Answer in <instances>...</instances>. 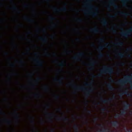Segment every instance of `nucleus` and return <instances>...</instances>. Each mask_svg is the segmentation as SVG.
I'll use <instances>...</instances> for the list:
<instances>
[{
    "mask_svg": "<svg viewBox=\"0 0 132 132\" xmlns=\"http://www.w3.org/2000/svg\"><path fill=\"white\" fill-rule=\"evenodd\" d=\"M94 0H86L87 3L85 5V6L89 9H91L94 7L95 12H91L88 10H85L84 13L85 14H89L91 15L93 17L97 16L98 13L99 9L98 7H95L90 3Z\"/></svg>",
    "mask_w": 132,
    "mask_h": 132,
    "instance_id": "1",
    "label": "nucleus"
},
{
    "mask_svg": "<svg viewBox=\"0 0 132 132\" xmlns=\"http://www.w3.org/2000/svg\"><path fill=\"white\" fill-rule=\"evenodd\" d=\"M68 86H70L73 87L74 89L76 91L82 90L86 91V93L85 96L87 98L90 95V93L93 91V89L92 88H90L89 89L82 86L79 87L74 85V84L70 83L67 85Z\"/></svg>",
    "mask_w": 132,
    "mask_h": 132,
    "instance_id": "2",
    "label": "nucleus"
},
{
    "mask_svg": "<svg viewBox=\"0 0 132 132\" xmlns=\"http://www.w3.org/2000/svg\"><path fill=\"white\" fill-rule=\"evenodd\" d=\"M132 80V74L130 76H127L125 77L123 80H119L118 82V83L123 85L127 82L131 83V80ZM131 88L132 89V84L131 86Z\"/></svg>",
    "mask_w": 132,
    "mask_h": 132,
    "instance_id": "3",
    "label": "nucleus"
},
{
    "mask_svg": "<svg viewBox=\"0 0 132 132\" xmlns=\"http://www.w3.org/2000/svg\"><path fill=\"white\" fill-rule=\"evenodd\" d=\"M100 72L102 74L111 75L113 73L114 71L112 67L104 65L103 68L100 70Z\"/></svg>",
    "mask_w": 132,
    "mask_h": 132,
    "instance_id": "4",
    "label": "nucleus"
},
{
    "mask_svg": "<svg viewBox=\"0 0 132 132\" xmlns=\"http://www.w3.org/2000/svg\"><path fill=\"white\" fill-rule=\"evenodd\" d=\"M109 43H106L104 45L100 46L98 49V51L99 54L98 55L97 57L99 58H101L103 57L104 56L103 54L101 52V51L104 48L107 47L108 48H110L111 46L109 45Z\"/></svg>",
    "mask_w": 132,
    "mask_h": 132,
    "instance_id": "5",
    "label": "nucleus"
},
{
    "mask_svg": "<svg viewBox=\"0 0 132 132\" xmlns=\"http://www.w3.org/2000/svg\"><path fill=\"white\" fill-rule=\"evenodd\" d=\"M67 5L66 3L64 4L65 6L63 7L62 8L59 9H57L55 7H52L53 10L55 12H66L67 11V9L66 7V6Z\"/></svg>",
    "mask_w": 132,
    "mask_h": 132,
    "instance_id": "6",
    "label": "nucleus"
},
{
    "mask_svg": "<svg viewBox=\"0 0 132 132\" xmlns=\"http://www.w3.org/2000/svg\"><path fill=\"white\" fill-rule=\"evenodd\" d=\"M84 53L83 52H79L77 54L76 56L73 57L72 59L77 61L81 60L80 57H82L84 56Z\"/></svg>",
    "mask_w": 132,
    "mask_h": 132,
    "instance_id": "7",
    "label": "nucleus"
},
{
    "mask_svg": "<svg viewBox=\"0 0 132 132\" xmlns=\"http://www.w3.org/2000/svg\"><path fill=\"white\" fill-rule=\"evenodd\" d=\"M116 98V97L115 95L114 94L113 95L112 98H109L108 100L103 99L102 97H100V100L103 103H106L111 102L114 100Z\"/></svg>",
    "mask_w": 132,
    "mask_h": 132,
    "instance_id": "8",
    "label": "nucleus"
},
{
    "mask_svg": "<svg viewBox=\"0 0 132 132\" xmlns=\"http://www.w3.org/2000/svg\"><path fill=\"white\" fill-rule=\"evenodd\" d=\"M34 60L38 66L41 67H43V61L39 60L38 58L34 59Z\"/></svg>",
    "mask_w": 132,
    "mask_h": 132,
    "instance_id": "9",
    "label": "nucleus"
},
{
    "mask_svg": "<svg viewBox=\"0 0 132 132\" xmlns=\"http://www.w3.org/2000/svg\"><path fill=\"white\" fill-rule=\"evenodd\" d=\"M14 113L15 114V118L16 120V123L18 124L19 123L20 119V116L19 114L16 111H15L14 112Z\"/></svg>",
    "mask_w": 132,
    "mask_h": 132,
    "instance_id": "10",
    "label": "nucleus"
},
{
    "mask_svg": "<svg viewBox=\"0 0 132 132\" xmlns=\"http://www.w3.org/2000/svg\"><path fill=\"white\" fill-rule=\"evenodd\" d=\"M23 19L25 20L29 23L35 24L36 23V22L34 20L30 19L27 16H24Z\"/></svg>",
    "mask_w": 132,
    "mask_h": 132,
    "instance_id": "11",
    "label": "nucleus"
},
{
    "mask_svg": "<svg viewBox=\"0 0 132 132\" xmlns=\"http://www.w3.org/2000/svg\"><path fill=\"white\" fill-rule=\"evenodd\" d=\"M64 78L63 77H61L60 79H57V78H56L54 79V81L58 82L59 85H62L63 84L62 80Z\"/></svg>",
    "mask_w": 132,
    "mask_h": 132,
    "instance_id": "12",
    "label": "nucleus"
},
{
    "mask_svg": "<svg viewBox=\"0 0 132 132\" xmlns=\"http://www.w3.org/2000/svg\"><path fill=\"white\" fill-rule=\"evenodd\" d=\"M59 22L58 21V23H55L52 22L51 24L48 27L50 29H53L56 28L58 26V23Z\"/></svg>",
    "mask_w": 132,
    "mask_h": 132,
    "instance_id": "13",
    "label": "nucleus"
},
{
    "mask_svg": "<svg viewBox=\"0 0 132 132\" xmlns=\"http://www.w3.org/2000/svg\"><path fill=\"white\" fill-rule=\"evenodd\" d=\"M115 0H110L109 2V3L110 5L113 6L115 9H117L118 8L119 6L116 4L115 3Z\"/></svg>",
    "mask_w": 132,
    "mask_h": 132,
    "instance_id": "14",
    "label": "nucleus"
},
{
    "mask_svg": "<svg viewBox=\"0 0 132 132\" xmlns=\"http://www.w3.org/2000/svg\"><path fill=\"white\" fill-rule=\"evenodd\" d=\"M101 23L104 27L107 26L108 25V22L107 20L104 18H103L102 20L101 21Z\"/></svg>",
    "mask_w": 132,
    "mask_h": 132,
    "instance_id": "15",
    "label": "nucleus"
},
{
    "mask_svg": "<svg viewBox=\"0 0 132 132\" xmlns=\"http://www.w3.org/2000/svg\"><path fill=\"white\" fill-rule=\"evenodd\" d=\"M57 120L59 121L63 120L65 121H69V119L65 116L62 117L57 116Z\"/></svg>",
    "mask_w": 132,
    "mask_h": 132,
    "instance_id": "16",
    "label": "nucleus"
},
{
    "mask_svg": "<svg viewBox=\"0 0 132 132\" xmlns=\"http://www.w3.org/2000/svg\"><path fill=\"white\" fill-rule=\"evenodd\" d=\"M96 63V62L94 60H92L91 61V63L88 64V65L89 66H91V67H90L89 69V70H91L93 69V67L95 65V64Z\"/></svg>",
    "mask_w": 132,
    "mask_h": 132,
    "instance_id": "17",
    "label": "nucleus"
},
{
    "mask_svg": "<svg viewBox=\"0 0 132 132\" xmlns=\"http://www.w3.org/2000/svg\"><path fill=\"white\" fill-rule=\"evenodd\" d=\"M46 115L50 116V117L48 119L49 121L51 123L53 122V121L52 119L53 118V116L54 115V114L51 113H48L47 112H46Z\"/></svg>",
    "mask_w": 132,
    "mask_h": 132,
    "instance_id": "18",
    "label": "nucleus"
},
{
    "mask_svg": "<svg viewBox=\"0 0 132 132\" xmlns=\"http://www.w3.org/2000/svg\"><path fill=\"white\" fill-rule=\"evenodd\" d=\"M98 125L99 127L103 128V129L100 130L98 131V132H107V131H109L110 130L109 129H108L104 128L102 124H98Z\"/></svg>",
    "mask_w": 132,
    "mask_h": 132,
    "instance_id": "19",
    "label": "nucleus"
},
{
    "mask_svg": "<svg viewBox=\"0 0 132 132\" xmlns=\"http://www.w3.org/2000/svg\"><path fill=\"white\" fill-rule=\"evenodd\" d=\"M39 40L44 43H46L47 42L48 40V38L46 37H39Z\"/></svg>",
    "mask_w": 132,
    "mask_h": 132,
    "instance_id": "20",
    "label": "nucleus"
},
{
    "mask_svg": "<svg viewBox=\"0 0 132 132\" xmlns=\"http://www.w3.org/2000/svg\"><path fill=\"white\" fill-rule=\"evenodd\" d=\"M124 105V108L123 109L127 110L130 106L129 103H128L126 102H124L123 103Z\"/></svg>",
    "mask_w": 132,
    "mask_h": 132,
    "instance_id": "21",
    "label": "nucleus"
},
{
    "mask_svg": "<svg viewBox=\"0 0 132 132\" xmlns=\"http://www.w3.org/2000/svg\"><path fill=\"white\" fill-rule=\"evenodd\" d=\"M124 94H126L127 95L129 96H131V95L129 93H128V90L127 89L122 93L120 94H119V96H120L121 97H122Z\"/></svg>",
    "mask_w": 132,
    "mask_h": 132,
    "instance_id": "22",
    "label": "nucleus"
},
{
    "mask_svg": "<svg viewBox=\"0 0 132 132\" xmlns=\"http://www.w3.org/2000/svg\"><path fill=\"white\" fill-rule=\"evenodd\" d=\"M11 9L12 10L16 11L18 13L20 14L21 13V11L19 10L18 8L14 5L13 6Z\"/></svg>",
    "mask_w": 132,
    "mask_h": 132,
    "instance_id": "23",
    "label": "nucleus"
},
{
    "mask_svg": "<svg viewBox=\"0 0 132 132\" xmlns=\"http://www.w3.org/2000/svg\"><path fill=\"white\" fill-rule=\"evenodd\" d=\"M118 13L119 14L126 17L129 15L130 14L129 13L125 12L122 11H119Z\"/></svg>",
    "mask_w": 132,
    "mask_h": 132,
    "instance_id": "24",
    "label": "nucleus"
},
{
    "mask_svg": "<svg viewBox=\"0 0 132 132\" xmlns=\"http://www.w3.org/2000/svg\"><path fill=\"white\" fill-rule=\"evenodd\" d=\"M111 123L113 126L117 127L119 124V122L118 121H116L112 122Z\"/></svg>",
    "mask_w": 132,
    "mask_h": 132,
    "instance_id": "25",
    "label": "nucleus"
},
{
    "mask_svg": "<svg viewBox=\"0 0 132 132\" xmlns=\"http://www.w3.org/2000/svg\"><path fill=\"white\" fill-rule=\"evenodd\" d=\"M34 27L37 30H39L41 29L44 30H45L46 29L45 27H41L40 26H39L38 25H36V26H35Z\"/></svg>",
    "mask_w": 132,
    "mask_h": 132,
    "instance_id": "26",
    "label": "nucleus"
},
{
    "mask_svg": "<svg viewBox=\"0 0 132 132\" xmlns=\"http://www.w3.org/2000/svg\"><path fill=\"white\" fill-rule=\"evenodd\" d=\"M107 86L108 89L110 90H113L114 89V87L110 83L107 84Z\"/></svg>",
    "mask_w": 132,
    "mask_h": 132,
    "instance_id": "27",
    "label": "nucleus"
},
{
    "mask_svg": "<svg viewBox=\"0 0 132 132\" xmlns=\"http://www.w3.org/2000/svg\"><path fill=\"white\" fill-rule=\"evenodd\" d=\"M30 117L32 119V120L30 121V122L32 124L33 127L35 129L34 118V117L31 116H30Z\"/></svg>",
    "mask_w": 132,
    "mask_h": 132,
    "instance_id": "28",
    "label": "nucleus"
},
{
    "mask_svg": "<svg viewBox=\"0 0 132 132\" xmlns=\"http://www.w3.org/2000/svg\"><path fill=\"white\" fill-rule=\"evenodd\" d=\"M73 128L75 131L76 132H79V128L77 125H75L73 126Z\"/></svg>",
    "mask_w": 132,
    "mask_h": 132,
    "instance_id": "29",
    "label": "nucleus"
},
{
    "mask_svg": "<svg viewBox=\"0 0 132 132\" xmlns=\"http://www.w3.org/2000/svg\"><path fill=\"white\" fill-rule=\"evenodd\" d=\"M118 56L120 58H122L125 57L124 54L123 53L120 52L117 54Z\"/></svg>",
    "mask_w": 132,
    "mask_h": 132,
    "instance_id": "30",
    "label": "nucleus"
},
{
    "mask_svg": "<svg viewBox=\"0 0 132 132\" xmlns=\"http://www.w3.org/2000/svg\"><path fill=\"white\" fill-rule=\"evenodd\" d=\"M24 26V24L18 22L17 25L16 26V27L18 28V27L22 28Z\"/></svg>",
    "mask_w": 132,
    "mask_h": 132,
    "instance_id": "31",
    "label": "nucleus"
},
{
    "mask_svg": "<svg viewBox=\"0 0 132 132\" xmlns=\"http://www.w3.org/2000/svg\"><path fill=\"white\" fill-rule=\"evenodd\" d=\"M44 90L46 91H48L50 90V88L49 87L47 86H45L43 87Z\"/></svg>",
    "mask_w": 132,
    "mask_h": 132,
    "instance_id": "32",
    "label": "nucleus"
},
{
    "mask_svg": "<svg viewBox=\"0 0 132 132\" xmlns=\"http://www.w3.org/2000/svg\"><path fill=\"white\" fill-rule=\"evenodd\" d=\"M4 120L6 123L8 125H10L11 124V121L9 119H5Z\"/></svg>",
    "mask_w": 132,
    "mask_h": 132,
    "instance_id": "33",
    "label": "nucleus"
},
{
    "mask_svg": "<svg viewBox=\"0 0 132 132\" xmlns=\"http://www.w3.org/2000/svg\"><path fill=\"white\" fill-rule=\"evenodd\" d=\"M115 45L119 46H121L123 45V42H120L115 43Z\"/></svg>",
    "mask_w": 132,
    "mask_h": 132,
    "instance_id": "34",
    "label": "nucleus"
},
{
    "mask_svg": "<svg viewBox=\"0 0 132 132\" xmlns=\"http://www.w3.org/2000/svg\"><path fill=\"white\" fill-rule=\"evenodd\" d=\"M34 96L35 97L40 98L42 97V96L39 93H36L34 94Z\"/></svg>",
    "mask_w": 132,
    "mask_h": 132,
    "instance_id": "35",
    "label": "nucleus"
},
{
    "mask_svg": "<svg viewBox=\"0 0 132 132\" xmlns=\"http://www.w3.org/2000/svg\"><path fill=\"white\" fill-rule=\"evenodd\" d=\"M126 113V111L123 109L122 111L120 113V115H125Z\"/></svg>",
    "mask_w": 132,
    "mask_h": 132,
    "instance_id": "36",
    "label": "nucleus"
},
{
    "mask_svg": "<svg viewBox=\"0 0 132 132\" xmlns=\"http://www.w3.org/2000/svg\"><path fill=\"white\" fill-rule=\"evenodd\" d=\"M126 33H132V27L127 30V31H126Z\"/></svg>",
    "mask_w": 132,
    "mask_h": 132,
    "instance_id": "37",
    "label": "nucleus"
},
{
    "mask_svg": "<svg viewBox=\"0 0 132 132\" xmlns=\"http://www.w3.org/2000/svg\"><path fill=\"white\" fill-rule=\"evenodd\" d=\"M65 65L64 63L62 61L60 63H59L58 64V65L62 67H63Z\"/></svg>",
    "mask_w": 132,
    "mask_h": 132,
    "instance_id": "38",
    "label": "nucleus"
},
{
    "mask_svg": "<svg viewBox=\"0 0 132 132\" xmlns=\"http://www.w3.org/2000/svg\"><path fill=\"white\" fill-rule=\"evenodd\" d=\"M44 55L47 57H50L51 56V54L48 52H46L44 53Z\"/></svg>",
    "mask_w": 132,
    "mask_h": 132,
    "instance_id": "39",
    "label": "nucleus"
},
{
    "mask_svg": "<svg viewBox=\"0 0 132 132\" xmlns=\"http://www.w3.org/2000/svg\"><path fill=\"white\" fill-rule=\"evenodd\" d=\"M41 78L40 77H38L36 80H35V82L37 84H38L39 82L41 80Z\"/></svg>",
    "mask_w": 132,
    "mask_h": 132,
    "instance_id": "40",
    "label": "nucleus"
},
{
    "mask_svg": "<svg viewBox=\"0 0 132 132\" xmlns=\"http://www.w3.org/2000/svg\"><path fill=\"white\" fill-rule=\"evenodd\" d=\"M99 42L100 43H104L105 42V39L104 38H101L99 40Z\"/></svg>",
    "mask_w": 132,
    "mask_h": 132,
    "instance_id": "41",
    "label": "nucleus"
},
{
    "mask_svg": "<svg viewBox=\"0 0 132 132\" xmlns=\"http://www.w3.org/2000/svg\"><path fill=\"white\" fill-rule=\"evenodd\" d=\"M76 21L77 22L80 23L82 22H83L82 20L81 19L79 18L77 19Z\"/></svg>",
    "mask_w": 132,
    "mask_h": 132,
    "instance_id": "42",
    "label": "nucleus"
},
{
    "mask_svg": "<svg viewBox=\"0 0 132 132\" xmlns=\"http://www.w3.org/2000/svg\"><path fill=\"white\" fill-rule=\"evenodd\" d=\"M49 18L50 20V21H53V20H55L56 19L54 17H53L52 16H49Z\"/></svg>",
    "mask_w": 132,
    "mask_h": 132,
    "instance_id": "43",
    "label": "nucleus"
},
{
    "mask_svg": "<svg viewBox=\"0 0 132 132\" xmlns=\"http://www.w3.org/2000/svg\"><path fill=\"white\" fill-rule=\"evenodd\" d=\"M117 15V14L116 13L114 15H109V17L110 18H114Z\"/></svg>",
    "mask_w": 132,
    "mask_h": 132,
    "instance_id": "44",
    "label": "nucleus"
},
{
    "mask_svg": "<svg viewBox=\"0 0 132 132\" xmlns=\"http://www.w3.org/2000/svg\"><path fill=\"white\" fill-rule=\"evenodd\" d=\"M64 52L65 54H71L72 52V51L69 50L65 51Z\"/></svg>",
    "mask_w": 132,
    "mask_h": 132,
    "instance_id": "45",
    "label": "nucleus"
},
{
    "mask_svg": "<svg viewBox=\"0 0 132 132\" xmlns=\"http://www.w3.org/2000/svg\"><path fill=\"white\" fill-rule=\"evenodd\" d=\"M57 112H61L62 114H63V113L62 112V109L61 108H60L57 109Z\"/></svg>",
    "mask_w": 132,
    "mask_h": 132,
    "instance_id": "46",
    "label": "nucleus"
},
{
    "mask_svg": "<svg viewBox=\"0 0 132 132\" xmlns=\"http://www.w3.org/2000/svg\"><path fill=\"white\" fill-rule=\"evenodd\" d=\"M0 114L3 115H6V113L4 112L2 110H0Z\"/></svg>",
    "mask_w": 132,
    "mask_h": 132,
    "instance_id": "47",
    "label": "nucleus"
},
{
    "mask_svg": "<svg viewBox=\"0 0 132 132\" xmlns=\"http://www.w3.org/2000/svg\"><path fill=\"white\" fill-rule=\"evenodd\" d=\"M85 110H86L87 111V113L88 114H90L91 113V111L90 110H88L87 109V108H85Z\"/></svg>",
    "mask_w": 132,
    "mask_h": 132,
    "instance_id": "48",
    "label": "nucleus"
},
{
    "mask_svg": "<svg viewBox=\"0 0 132 132\" xmlns=\"http://www.w3.org/2000/svg\"><path fill=\"white\" fill-rule=\"evenodd\" d=\"M92 83V82H91L89 84L87 83H85V85L86 86H90L91 85Z\"/></svg>",
    "mask_w": 132,
    "mask_h": 132,
    "instance_id": "49",
    "label": "nucleus"
},
{
    "mask_svg": "<svg viewBox=\"0 0 132 132\" xmlns=\"http://www.w3.org/2000/svg\"><path fill=\"white\" fill-rule=\"evenodd\" d=\"M19 63L23 65L24 63V62L22 60H21L19 61Z\"/></svg>",
    "mask_w": 132,
    "mask_h": 132,
    "instance_id": "50",
    "label": "nucleus"
},
{
    "mask_svg": "<svg viewBox=\"0 0 132 132\" xmlns=\"http://www.w3.org/2000/svg\"><path fill=\"white\" fill-rule=\"evenodd\" d=\"M30 50V48H28L27 49V50L26 51V54H29V52Z\"/></svg>",
    "mask_w": 132,
    "mask_h": 132,
    "instance_id": "51",
    "label": "nucleus"
},
{
    "mask_svg": "<svg viewBox=\"0 0 132 132\" xmlns=\"http://www.w3.org/2000/svg\"><path fill=\"white\" fill-rule=\"evenodd\" d=\"M126 51H132V48L130 47L126 49Z\"/></svg>",
    "mask_w": 132,
    "mask_h": 132,
    "instance_id": "52",
    "label": "nucleus"
},
{
    "mask_svg": "<svg viewBox=\"0 0 132 132\" xmlns=\"http://www.w3.org/2000/svg\"><path fill=\"white\" fill-rule=\"evenodd\" d=\"M55 98L56 99H59L60 98V96L58 95H56L54 96Z\"/></svg>",
    "mask_w": 132,
    "mask_h": 132,
    "instance_id": "53",
    "label": "nucleus"
},
{
    "mask_svg": "<svg viewBox=\"0 0 132 132\" xmlns=\"http://www.w3.org/2000/svg\"><path fill=\"white\" fill-rule=\"evenodd\" d=\"M98 120V118L97 117L95 118L94 119L93 121L94 122H96Z\"/></svg>",
    "mask_w": 132,
    "mask_h": 132,
    "instance_id": "54",
    "label": "nucleus"
},
{
    "mask_svg": "<svg viewBox=\"0 0 132 132\" xmlns=\"http://www.w3.org/2000/svg\"><path fill=\"white\" fill-rule=\"evenodd\" d=\"M91 76L93 78H94L97 77L96 76L94 75L93 74H91Z\"/></svg>",
    "mask_w": 132,
    "mask_h": 132,
    "instance_id": "55",
    "label": "nucleus"
},
{
    "mask_svg": "<svg viewBox=\"0 0 132 132\" xmlns=\"http://www.w3.org/2000/svg\"><path fill=\"white\" fill-rule=\"evenodd\" d=\"M119 65H120L123 66L125 65V63L123 62H121L119 64Z\"/></svg>",
    "mask_w": 132,
    "mask_h": 132,
    "instance_id": "56",
    "label": "nucleus"
},
{
    "mask_svg": "<svg viewBox=\"0 0 132 132\" xmlns=\"http://www.w3.org/2000/svg\"><path fill=\"white\" fill-rule=\"evenodd\" d=\"M23 6L24 7L27 8L29 6V5L27 4H25L23 5Z\"/></svg>",
    "mask_w": 132,
    "mask_h": 132,
    "instance_id": "57",
    "label": "nucleus"
},
{
    "mask_svg": "<svg viewBox=\"0 0 132 132\" xmlns=\"http://www.w3.org/2000/svg\"><path fill=\"white\" fill-rule=\"evenodd\" d=\"M120 115L118 114H117L115 116V117L116 118H119L120 117Z\"/></svg>",
    "mask_w": 132,
    "mask_h": 132,
    "instance_id": "58",
    "label": "nucleus"
},
{
    "mask_svg": "<svg viewBox=\"0 0 132 132\" xmlns=\"http://www.w3.org/2000/svg\"><path fill=\"white\" fill-rule=\"evenodd\" d=\"M10 65L11 67H14L15 66L14 64L12 63H11Z\"/></svg>",
    "mask_w": 132,
    "mask_h": 132,
    "instance_id": "59",
    "label": "nucleus"
},
{
    "mask_svg": "<svg viewBox=\"0 0 132 132\" xmlns=\"http://www.w3.org/2000/svg\"><path fill=\"white\" fill-rule=\"evenodd\" d=\"M107 8L108 10L109 11H111V10L110 8V7L109 6H107Z\"/></svg>",
    "mask_w": 132,
    "mask_h": 132,
    "instance_id": "60",
    "label": "nucleus"
},
{
    "mask_svg": "<svg viewBox=\"0 0 132 132\" xmlns=\"http://www.w3.org/2000/svg\"><path fill=\"white\" fill-rule=\"evenodd\" d=\"M52 55L54 57H56L57 55L56 54L55 52L53 53H52Z\"/></svg>",
    "mask_w": 132,
    "mask_h": 132,
    "instance_id": "61",
    "label": "nucleus"
},
{
    "mask_svg": "<svg viewBox=\"0 0 132 132\" xmlns=\"http://www.w3.org/2000/svg\"><path fill=\"white\" fill-rule=\"evenodd\" d=\"M106 110V109L105 108H103L101 109V110L103 112L105 111Z\"/></svg>",
    "mask_w": 132,
    "mask_h": 132,
    "instance_id": "62",
    "label": "nucleus"
},
{
    "mask_svg": "<svg viewBox=\"0 0 132 132\" xmlns=\"http://www.w3.org/2000/svg\"><path fill=\"white\" fill-rule=\"evenodd\" d=\"M109 80H110L111 82H114V80L112 79L111 78H109Z\"/></svg>",
    "mask_w": 132,
    "mask_h": 132,
    "instance_id": "63",
    "label": "nucleus"
},
{
    "mask_svg": "<svg viewBox=\"0 0 132 132\" xmlns=\"http://www.w3.org/2000/svg\"><path fill=\"white\" fill-rule=\"evenodd\" d=\"M4 55H8L9 54V53L7 52H4Z\"/></svg>",
    "mask_w": 132,
    "mask_h": 132,
    "instance_id": "64",
    "label": "nucleus"
}]
</instances>
